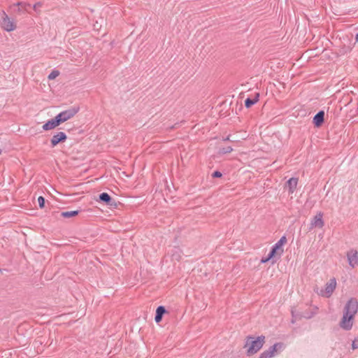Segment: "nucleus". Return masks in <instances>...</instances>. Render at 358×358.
<instances>
[{
  "label": "nucleus",
  "mask_w": 358,
  "mask_h": 358,
  "mask_svg": "<svg viewBox=\"0 0 358 358\" xmlns=\"http://www.w3.org/2000/svg\"><path fill=\"white\" fill-rule=\"evenodd\" d=\"M265 337L264 336H258L256 338L249 337L247 339L245 348L248 355L256 354L264 345Z\"/></svg>",
  "instance_id": "nucleus-1"
},
{
  "label": "nucleus",
  "mask_w": 358,
  "mask_h": 358,
  "mask_svg": "<svg viewBox=\"0 0 358 358\" xmlns=\"http://www.w3.org/2000/svg\"><path fill=\"white\" fill-rule=\"evenodd\" d=\"M272 258H269V255H268L266 258L262 259L261 262L262 263H266V262H268Z\"/></svg>",
  "instance_id": "nucleus-24"
},
{
  "label": "nucleus",
  "mask_w": 358,
  "mask_h": 358,
  "mask_svg": "<svg viewBox=\"0 0 358 358\" xmlns=\"http://www.w3.org/2000/svg\"><path fill=\"white\" fill-rule=\"evenodd\" d=\"M59 72L57 70H54L52 71L48 76V79L49 80H54L55 79L57 76H59Z\"/></svg>",
  "instance_id": "nucleus-18"
},
{
  "label": "nucleus",
  "mask_w": 358,
  "mask_h": 358,
  "mask_svg": "<svg viewBox=\"0 0 358 358\" xmlns=\"http://www.w3.org/2000/svg\"><path fill=\"white\" fill-rule=\"evenodd\" d=\"M99 198L101 201H103L107 203H108L111 200V197L110 196V195L105 192L101 194L99 196Z\"/></svg>",
  "instance_id": "nucleus-17"
},
{
  "label": "nucleus",
  "mask_w": 358,
  "mask_h": 358,
  "mask_svg": "<svg viewBox=\"0 0 358 358\" xmlns=\"http://www.w3.org/2000/svg\"><path fill=\"white\" fill-rule=\"evenodd\" d=\"M352 348L353 350L358 349V338H355L352 343Z\"/></svg>",
  "instance_id": "nucleus-22"
},
{
  "label": "nucleus",
  "mask_w": 358,
  "mask_h": 358,
  "mask_svg": "<svg viewBox=\"0 0 358 358\" xmlns=\"http://www.w3.org/2000/svg\"><path fill=\"white\" fill-rule=\"evenodd\" d=\"M257 102V100H252L250 99H247L245 101V105L247 108H250L252 105H254Z\"/></svg>",
  "instance_id": "nucleus-19"
},
{
  "label": "nucleus",
  "mask_w": 358,
  "mask_h": 358,
  "mask_svg": "<svg viewBox=\"0 0 358 358\" xmlns=\"http://www.w3.org/2000/svg\"><path fill=\"white\" fill-rule=\"evenodd\" d=\"M324 111H320L316 114L313 118V122L317 127H320L324 122Z\"/></svg>",
  "instance_id": "nucleus-14"
},
{
  "label": "nucleus",
  "mask_w": 358,
  "mask_h": 358,
  "mask_svg": "<svg viewBox=\"0 0 358 358\" xmlns=\"http://www.w3.org/2000/svg\"><path fill=\"white\" fill-rule=\"evenodd\" d=\"M78 210H73V211H66V212H62L61 215L63 217L69 218L71 217H75L78 215Z\"/></svg>",
  "instance_id": "nucleus-16"
},
{
  "label": "nucleus",
  "mask_w": 358,
  "mask_h": 358,
  "mask_svg": "<svg viewBox=\"0 0 358 358\" xmlns=\"http://www.w3.org/2000/svg\"><path fill=\"white\" fill-rule=\"evenodd\" d=\"M38 206L41 208H43L45 206V199L43 196H39L38 198Z\"/></svg>",
  "instance_id": "nucleus-21"
},
{
  "label": "nucleus",
  "mask_w": 358,
  "mask_h": 358,
  "mask_svg": "<svg viewBox=\"0 0 358 358\" xmlns=\"http://www.w3.org/2000/svg\"><path fill=\"white\" fill-rule=\"evenodd\" d=\"M337 286V282L335 278H331L325 284L324 289L320 291V295L325 298H329Z\"/></svg>",
  "instance_id": "nucleus-4"
},
{
  "label": "nucleus",
  "mask_w": 358,
  "mask_h": 358,
  "mask_svg": "<svg viewBox=\"0 0 358 358\" xmlns=\"http://www.w3.org/2000/svg\"><path fill=\"white\" fill-rule=\"evenodd\" d=\"M67 136L63 131H59L54 134L50 139L51 146L52 148L55 147L60 143H64L66 141Z\"/></svg>",
  "instance_id": "nucleus-9"
},
{
  "label": "nucleus",
  "mask_w": 358,
  "mask_h": 358,
  "mask_svg": "<svg viewBox=\"0 0 358 358\" xmlns=\"http://www.w3.org/2000/svg\"><path fill=\"white\" fill-rule=\"evenodd\" d=\"M166 313V309L164 306H159L156 310V315L155 317V320L157 323H159L162 321L163 315Z\"/></svg>",
  "instance_id": "nucleus-15"
},
{
  "label": "nucleus",
  "mask_w": 358,
  "mask_h": 358,
  "mask_svg": "<svg viewBox=\"0 0 358 358\" xmlns=\"http://www.w3.org/2000/svg\"><path fill=\"white\" fill-rule=\"evenodd\" d=\"M213 176L215 177H221L222 176V174L220 172H218V171H215L214 173H213Z\"/></svg>",
  "instance_id": "nucleus-25"
},
{
  "label": "nucleus",
  "mask_w": 358,
  "mask_h": 358,
  "mask_svg": "<svg viewBox=\"0 0 358 358\" xmlns=\"http://www.w3.org/2000/svg\"><path fill=\"white\" fill-rule=\"evenodd\" d=\"M78 112V108H71L64 110L56 115L59 124H62L71 119Z\"/></svg>",
  "instance_id": "nucleus-5"
},
{
  "label": "nucleus",
  "mask_w": 358,
  "mask_h": 358,
  "mask_svg": "<svg viewBox=\"0 0 358 358\" xmlns=\"http://www.w3.org/2000/svg\"><path fill=\"white\" fill-rule=\"evenodd\" d=\"M310 228L311 229H322L324 226V222L323 220V213L318 212L310 220Z\"/></svg>",
  "instance_id": "nucleus-8"
},
{
  "label": "nucleus",
  "mask_w": 358,
  "mask_h": 358,
  "mask_svg": "<svg viewBox=\"0 0 358 358\" xmlns=\"http://www.w3.org/2000/svg\"><path fill=\"white\" fill-rule=\"evenodd\" d=\"M298 185V179L296 178H291L287 182V188L289 194H292L296 189Z\"/></svg>",
  "instance_id": "nucleus-13"
},
{
  "label": "nucleus",
  "mask_w": 358,
  "mask_h": 358,
  "mask_svg": "<svg viewBox=\"0 0 358 358\" xmlns=\"http://www.w3.org/2000/svg\"><path fill=\"white\" fill-rule=\"evenodd\" d=\"M283 348L282 343H275L267 350L263 352L259 358H272L273 357L278 350Z\"/></svg>",
  "instance_id": "nucleus-7"
},
{
  "label": "nucleus",
  "mask_w": 358,
  "mask_h": 358,
  "mask_svg": "<svg viewBox=\"0 0 358 358\" xmlns=\"http://www.w3.org/2000/svg\"><path fill=\"white\" fill-rule=\"evenodd\" d=\"M59 125H60V124H59L57 117L55 116V118L49 120L47 122H45L43 125L42 128L44 131H50V130L55 129L56 127H57Z\"/></svg>",
  "instance_id": "nucleus-12"
},
{
  "label": "nucleus",
  "mask_w": 358,
  "mask_h": 358,
  "mask_svg": "<svg viewBox=\"0 0 358 358\" xmlns=\"http://www.w3.org/2000/svg\"><path fill=\"white\" fill-rule=\"evenodd\" d=\"M356 41H358V34L356 35Z\"/></svg>",
  "instance_id": "nucleus-26"
},
{
  "label": "nucleus",
  "mask_w": 358,
  "mask_h": 358,
  "mask_svg": "<svg viewBox=\"0 0 358 358\" xmlns=\"http://www.w3.org/2000/svg\"><path fill=\"white\" fill-rule=\"evenodd\" d=\"M1 154V149L0 148V155Z\"/></svg>",
  "instance_id": "nucleus-27"
},
{
  "label": "nucleus",
  "mask_w": 358,
  "mask_h": 358,
  "mask_svg": "<svg viewBox=\"0 0 358 358\" xmlns=\"http://www.w3.org/2000/svg\"><path fill=\"white\" fill-rule=\"evenodd\" d=\"M353 317L344 314L340 323L341 328L350 330L353 325Z\"/></svg>",
  "instance_id": "nucleus-11"
},
{
  "label": "nucleus",
  "mask_w": 358,
  "mask_h": 358,
  "mask_svg": "<svg viewBox=\"0 0 358 358\" xmlns=\"http://www.w3.org/2000/svg\"><path fill=\"white\" fill-rule=\"evenodd\" d=\"M41 7V4L40 3H36L34 5V9L35 10H38Z\"/></svg>",
  "instance_id": "nucleus-23"
},
{
  "label": "nucleus",
  "mask_w": 358,
  "mask_h": 358,
  "mask_svg": "<svg viewBox=\"0 0 358 358\" xmlns=\"http://www.w3.org/2000/svg\"><path fill=\"white\" fill-rule=\"evenodd\" d=\"M232 150H233L232 148L230 146H228L227 148H223L222 149H221L220 152L222 154H227V153H230L231 152H232Z\"/></svg>",
  "instance_id": "nucleus-20"
},
{
  "label": "nucleus",
  "mask_w": 358,
  "mask_h": 358,
  "mask_svg": "<svg viewBox=\"0 0 358 358\" xmlns=\"http://www.w3.org/2000/svg\"><path fill=\"white\" fill-rule=\"evenodd\" d=\"M0 26L2 29L8 32L13 31L17 28L15 21L13 19L9 17L8 15L3 11L1 15Z\"/></svg>",
  "instance_id": "nucleus-2"
},
{
  "label": "nucleus",
  "mask_w": 358,
  "mask_h": 358,
  "mask_svg": "<svg viewBox=\"0 0 358 358\" xmlns=\"http://www.w3.org/2000/svg\"><path fill=\"white\" fill-rule=\"evenodd\" d=\"M287 243V238L283 236L273 245L269 255V258L280 257L284 252L283 246Z\"/></svg>",
  "instance_id": "nucleus-3"
},
{
  "label": "nucleus",
  "mask_w": 358,
  "mask_h": 358,
  "mask_svg": "<svg viewBox=\"0 0 358 358\" xmlns=\"http://www.w3.org/2000/svg\"><path fill=\"white\" fill-rule=\"evenodd\" d=\"M358 311V301L355 299H350L345 305V313L348 315L355 317Z\"/></svg>",
  "instance_id": "nucleus-6"
},
{
  "label": "nucleus",
  "mask_w": 358,
  "mask_h": 358,
  "mask_svg": "<svg viewBox=\"0 0 358 358\" xmlns=\"http://www.w3.org/2000/svg\"><path fill=\"white\" fill-rule=\"evenodd\" d=\"M348 263L352 268L358 265V253L355 250H350L347 252Z\"/></svg>",
  "instance_id": "nucleus-10"
}]
</instances>
